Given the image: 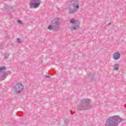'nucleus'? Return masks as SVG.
I'll list each match as a JSON object with an SVG mask.
<instances>
[{
  "label": "nucleus",
  "instance_id": "f257e3e1",
  "mask_svg": "<svg viewBox=\"0 0 126 126\" xmlns=\"http://www.w3.org/2000/svg\"><path fill=\"white\" fill-rule=\"evenodd\" d=\"M123 121L119 116L115 115L110 117L106 119L105 126H118L119 124Z\"/></svg>",
  "mask_w": 126,
  "mask_h": 126
},
{
  "label": "nucleus",
  "instance_id": "f03ea898",
  "mask_svg": "<svg viewBox=\"0 0 126 126\" xmlns=\"http://www.w3.org/2000/svg\"><path fill=\"white\" fill-rule=\"evenodd\" d=\"M80 2L79 0H71L68 5V12L70 14H73L79 9Z\"/></svg>",
  "mask_w": 126,
  "mask_h": 126
},
{
  "label": "nucleus",
  "instance_id": "7ed1b4c3",
  "mask_svg": "<svg viewBox=\"0 0 126 126\" xmlns=\"http://www.w3.org/2000/svg\"><path fill=\"white\" fill-rule=\"evenodd\" d=\"M92 106L91 105V100L88 99H83L80 102V104L78 106L77 109L80 111H86L90 109Z\"/></svg>",
  "mask_w": 126,
  "mask_h": 126
},
{
  "label": "nucleus",
  "instance_id": "20e7f679",
  "mask_svg": "<svg viewBox=\"0 0 126 126\" xmlns=\"http://www.w3.org/2000/svg\"><path fill=\"white\" fill-rule=\"evenodd\" d=\"M61 20L60 18H53L51 22V24L48 26L47 29L50 31L58 30L60 28V25H61Z\"/></svg>",
  "mask_w": 126,
  "mask_h": 126
},
{
  "label": "nucleus",
  "instance_id": "39448f33",
  "mask_svg": "<svg viewBox=\"0 0 126 126\" xmlns=\"http://www.w3.org/2000/svg\"><path fill=\"white\" fill-rule=\"evenodd\" d=\"M71 30H79L80 29V22L75 19H71L70 21Z\"/></svg>",
  "mask_w": 126,
  "mask_h": 126
},
{
  "label": "nucleus",
  "instance_id": "423d86ee",
  "mask_svg": "<svg viewBox=\"0 0 126 126\" xmlns=\"http://www.w3.org/2000/svg\"><path fill=\"white\" fill-rule=\"evenodd\" d=\"M30 8H38L41 5V0H30Z\"/></svg>",
  "mask_w": 126,
  "mask_h": 126
},
{
  "label": "nucleus",
  "instance_id": "0eeeda50",
  "mask_svg": "<svg viewBox=\"0 0 126 126\" xmlns=\"http://www.w3.org/2000/svg\"><path fill=\"white\" fill-rule=\"evenodd\" d=\"M24 89V85L21 83H18L16 84L14 87V91L16 93H21Z\"/></svg>",
  "mask_w": 126,
  "mask_h": 126
},
{
  "label": "nucleus",
  "instance_id": "6e6552de",
  "mask_svg": "<svg viewBox=\"0 0 126 126\" xmlns=\"http://www.w3.org/2000/svg\"><path fill=\"white\" fill-rule=\"evenodd\" d=\"M112 57L114 60L118 61V60H120V59H121V53L118 52H116L113 54Z\"/></svg>",
  "mask_w": 126,
  "mask_h": 126
},
{
  "label": "nucleus",
  "instance_id": "1a4fd4ad",
  "mask_svg": "<svg viewBox=\"0 0 126 126\" xmlns=\"http://www.w3.org/2000/svg\"><path fill=\"white\" fill-rule=\"evenodd\" d=\"M6 76H7L6 73L3 72V73L0 74V79H1V80H3L6 78Z\"/></svg>",
  "mask_w": 126,
  "mask_h": 126
},
{
  "label": "nucleus",
  "instance_id": "9d476101",
  "mask_svg": "<svg viewBox=\"0 0 126 126\" xmlns=\"http://www.w3.org/2000/svg\"><path fill=\"white\" fill-rule=\"evenodd\" d=\"M114 70H119V68L120 67V64L116 63L113 65Z\"/></svg>",
  "mask_w": 126,
  "mask_h": 126
},
{
  "label": "nucleus",
  "instance_id": "9b49d317",
  "mask_svg": "<svg viewBox=\"0 0 126 126\" xmlns=\"http://www.w3.org/2000/svg\"><path fill=\"white\" fill-rule=\"evenodd\" d=\"M5 67H0V71H4L5 70Z\"/></svg>",
  "mask_w": 126,
  "mask_h": 126
},
{
  "label": "nucleus",
  "instance_id": "f8f14e48",
  "mask_svg": "<svg viewBox=\"0 0 126 126\" xmlns=\"http://www.w3.org/2000/svg\"><path fill=\"white\" fill-rule=\"evenodd\" d=\"M17 42L19 44H21V43H22V41H21V40L20 39H19V38H17Z\"/></svg>",
  "mask_w": 126,
  "mask_h": 126
},
{
  "label": "nucleus",
  "instance_id": "ddd939ff",
  "mask_svg": "<svg viewBox=\"0 0 126 126\" xmlns=\"http://www.w3.org/2000/svg\"><path fill=\"white\" fill-rule=\"evenodd\" d=\"M17 21L18 24H19L20 25H22V24H23L22 21H21L19 20H18Z\"/></svg>",
  "mask_w": 126,
  "mask_h": 126
},
{
  "label": "nucleus",
  "instance_id": "4468645a",
  "mask_svg": "<svg viewBox=\"0 0 126 126\" xmlns=\"http://www.w3.org/2000/svg\"><path fill=\"white\" fill-rule=\"evenodd\" d=\"M45 77H46V78H50V77H51V76H50V75H46V76H45Z\"/></svg>",
  "mask_w": 126,
  "mask_h": 126
},
{
  "label": "nucleus",
  "instance_id": "2eb2a0df",
  "mask_svg": "<svg viewBox=\"0 0 126 126\" xmlns=\"http://www.w3.org/2000/svg\"><path fill=\"white\" fill-rule=\"evenodd\" d=\"M65 124H67L68 123V122L67 121V120H66V121H65Z\"/></svg>",
  "mask_w": 126,
  "mask_h": 126
},
{
  "label": "nucleus",
  "instance_id": "dca6fc26",
  "mask_svg": "<svg viewBox=\"0 0 126 126\" xmlns=\"http://www.w3.org/2000/svg\"><path fill=\"white\" fill-rule=\"evenodd\" d=\"M7 58H8V57L5 56V59H7Z\"/></svg>",
  "mask_w": 126,
  "mask_h": 126
}]
</instances>
